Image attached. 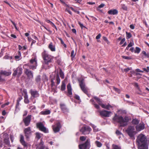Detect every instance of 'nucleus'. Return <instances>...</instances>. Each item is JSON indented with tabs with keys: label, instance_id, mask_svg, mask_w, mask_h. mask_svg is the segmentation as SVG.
<instances>
[{
	"label": "nucleus",
	"instance_id": "nucleus-1",
	"mask_svg": "<svg viewBox=\"0 0 149 149\" xmlns=\"http://www.w3.org/2000/svg\"><path fill=\"white\" fill-rule=\"evenodd\" d=\"M136 144L138 149H148L149 139L144 134L141 133L137 137Z\"/></svg>",
	"mask_w": 149,
	"mask_h": 149
},
{
	"label": "nucleus",
	"instance_id": "nucleus-2",
	"mask_svg": "<svg viewBox=\"0 0 149 149\" xmlns=\"http://www.w3.org/2000/svg\"><path fill=\"white\" fill-rule=\"evenodd\" d=\"M113 120L115 122L118 123L120 127H124L127 125V123L130 120L129 117L125 116L124 118L121 116L115 114L113 118Z\"/></svg>",
	"mask_w": 149,
	"mask_h": 149
},
{
	"label": "nucleus",
	"instance_id": "nucleus-3",
	"mask_svg": "<svg viewBox=\"0 0 149 149\" xmlns=\"http://www.w3.org/2000/svg\"><path fill=\"white\" fill-rule=\"evenodd\" d=\"M41 54L45 64L47 65L49 63L53 62L54 57L48 54L45 50H44Z\"/></svg>",
	"mask_w": 149,
	"mask_h": 149
},
{
	"label": "nucleus",
	"instance_id": "nucleus-4",
	"mask_svg": "<svg viewBox=\"0 0 149 149\" xmlns=\"http://www.w3.org/2000/svg\"><path fill=\"white\" fill-rule=\"evenodd\" d=\"M134 127L133 126H129L126 131L131 138H134V134L135 131H134Z\"/></svg>",
	"mask_w": 149,
	"mask_h": 149
},
{
	"label": "nucleus",
	"instance_id": "nucleus-5",
	"mask_svg": "<svg viewBox=\"0 0 149 149\" xmlns=\"http://www.w3.org/2000/svg\"><path fill=\"white\" fill-rule=\"evenodd\" d=\"M30 63H27L24 65V67L28 66L30 69L34 70L36 69L37 66V62L35 58H32L30 61Z\"/></svg>",
	"mask_w": 149,
	"mask_h": 149
},
{
	"label": "nucleus",
	"instance_id": "nucleus-6",
	"mask_svg": "<svg viewBox=\"0 0 149 149\" xmlns=\"http://www.w3.org/2000/svg\"><path fill=\"white\" fill-rule=\"evenodd\" d=\"M91 146L90 141L89 139H87L85 142L79 145V149H89Z\"/></svg>",
	"mask_w": 149,
	"mask_h": 149
},
{
	"label": "nucleus",
	"instance_id": "nucleus-7",
	"mask_svg": "<svg viewBox=\"0 0 149 149\" xmlns=\"http://www.w3.org/2000/svg\"><path fill=\"white\" fill-rule=\"evenodd\" d=\"M36 127L40 131L43 132L45 133H48L49 131L44 125L41 122H39L36 123Z\"/></svg>",
	"mask_w": 149,
	"mask_h": 149
},
{
	"label": "nucleus",
	"instance_id": "nucleus-8",
	"mask_svg": "<svg viewBox=\"0 0 149 149\" xmlns=\"http://www.w3.org/2000/svg\"><path fill=\"white\" fill-rule=\"evenodd\" d=\"M91 130L89 126H83L80 130V131L83 134H88L90 133Z\"/></svg>",
	"mask_w": 149,
	"mask_h": 149
},
{
	"label": "nucleus",
	"instance_id": "nucleus-9",
	"mask_svg": "<svg viewBox=\"0 0 149 149\" xmlns=\"http://www.w3.org/2000/svg\"><path fill=\"white\" fill-rule=\"evenodd\" d=\"M101 116L103 117H109L112 113L110 111H108L104 110L98 111Z\"/></svg>",
	"mask_w": 149,
	"mask_h": 149
},
{
	"label": "nucleus",
	"instance_id": "nucleus-10",
	"mask_svg": "<svg viewBox=\"0 0 149 149\" xmlns=\"http://www.w3.org/2000/svg\"><path fill=\"white\" fill-rule=\"evenodd\" d=\"M79 86L81 89L85 93L87 94L88 91L86 87L85 84L84 82V79H82L79 81Z\"/></svg>",
	"mask_w": 149,
	"mask_h": 149
},
{
	"label": "nucleus",
	"instance_id": "nucleus-11",
	"mask_svg": "<svg viewBox=\"0 0 149 149\" xmlns=\"http://www.w3.org/2000/svg\"><path fill=\"white\" fill-rule=\"evenodd\" d=\"M31 116V115H28L27 117L23 118L22 121L25 126H28L30 125Z\"/></svg>",
	"mask_w": 149,
	"mask_h": 149
},
{
	"label": "nucleus",
	"instance_id": "nucleus-12",
	"mask_svg": "<svg viewBox=\"0 0 149 149\" xmlns=\"http://www.w3.org/2000/svg\"><path fill=\"white\" fill-rule=\"evenodd\" d=\"M24 136L27 139H29L31 134V130L30 127H29L25 128L24 130Z\"/></svg>",
	"mask_w": 149,
	"mask_h": 149
},
{
	"label": "nucleus",
	"instance_id": "nucleus-13",
	"mask_svg": "<svg viewBox=\"0 0 149 149\" xmlns=\"http://www.w3.org/2000/svg\"><path fill=\"white\" fill-rule=\"evenodd\" d=\"M61 127V123L59 122L57 123L55 125L52 126L53 130L55 133L59 132Z\"/></svg>",
	"mask_w": 149,
	"mask_h": 149
},
{
	"label": "nucleus",
	"instance_id": "nucleus-14",
	"mask_svg": "<svg viewBox=\"0 0 149 149\" xmlns=\"http://www.w3.org/2000/svg\"><path fill=\"white\" fill-rule=\"evenodd\" d=\"M14 72L13 74V76H15L17 75L18 77L22 73V69L20 67H18L16 69H14Z\"/></svg>",
	"mask_w": 149,
	"mask_h": 149
},
{
	"label": "nucleus",
	"instance_id": "nucleus-15",
	"mask_svg": "<svg viewBox=\"0 0 149 149\" xmlns=\"http://www.w3.org/2000/svg\"><path fill=\"white\" fill-rule=\"evenodd\" d=\"M29 92L31 94V96L33 98H37L39 97V96L38 92L37 91L31 89L30 90Z\"/></svg>",
	"mask_w": 149,
	"mask_h": 149
},
{
	"label": "nucleus",
	"instance_id": "nucleus-16",
	"mask_svg": "<svg viewBox=\"0 0 149 149\" xmlns=\"http://www.w3.org/2000/svg\"><path fill=\"white\" fill-rule=\"evenodd\" d=\"M24 72L29 79L33 78V73L31 71L29 70L28 69L25 68L24 70Z\"/></svg>",
	"mask_w": 149,
	"mask_h": 149
},
{
	"label": "nucleus",
	"instance_id": "nucleus-17",
	"mask_svg": "<svg viewBox=\"0 0 149 149\" xmlns=\"http://www.w3.org/2000/svg\"><path fill=\"white\" fill-rule=\"evenodd\" d=\"M23 92L24 94V102L25 104H28L29 103V101L28 99V97L26 90V89L23 90Z\"/></svg>",
	"mask_w": 149,
	"mask_h": 149
},
{
	"label": "nucleus",
	"instance_id": "nucleus-18",
	"mask_svg": "<svg viewBox=\"0 0 149 149\" xmlns=\"http://www.w3.org/2000/svg\"><path fill=\"white\" fill-rule=\"evenodd\" d=\"M3 138V142L6 145H9L10 142L8 135L7 134H5L4 135Z\"/></svg>",
	"mask_w": 149,
	"mask_h": 149
},
{
	"label": "nucleus",
	"instance_id": "nucleus-19",
	"mask_svg": "<svg viewBox=\"0 0 149 149\" xmlns=\"http://www.w3.org/2000/svg\"><path fill=\"white\" fill-rule=\"evenodd\" d=\"M136 130L137 131H140L143 130L145 128V125L143 123L140 124L136 125L135 127Z\"/></svg>",
	"mask_w": 149,
	"mask_h": 149
},
{
	"label": "nucleus",
	"instance_id": "nucleus-20",
	"mask_svg": "<svg viewBox=\"0 0 149 149\" xmlns=\"http://www.w3.org/2000/svg\"><path fill=\"white\" fill-rule=\"evenodd\" d=\"M60 105L61 111L63 113H65L68 111V109L65 104H60Z\"/></svg>",
	"mask_w": 149,
	"mask_h": 149
},
{
	"label": "nucleus",
	"instance_id": "nucleus-21",
	"mask_svg": "<svg viewBox=\"0 0 149 149\" xmlns=\"http://www.w3.org/2000/svg\"><path fill=\"white\" fill-rule=\"evenodd\" d=\"M20 141L21 143L24 147L27 146V143L24 141V137L22 135H20Z\"/></svg>",
	"mask_w": 149,
	"mask_h": 149
},
{
	"label": "nucleus",
	"instance_id": "nucleus-22",
	"mask_svg": "<svg viewBox=\"0 0 149 149\" xmlns=\"http://www.w3.org/2000/svg\"><path fill=\"white\" fill-rule=\"evenodd\" d=\"M94 99L97 102L102 108L103 105H104V104H103L102 102L100 99L96 96L94 97Z\"/></svg>",
	"mask_w": 149,
	"mask_h": 149
},
{
	"label": "nucleus",
	"instance_id": "nucleus-23",
	"mask_svg": "<svg viewBox=\"0 0 149 149\" xmlns=\"http://www.w3.org/2000/svg\"><path fill=\"white\" fill-rule=\"evenodd\" d=\"M40 143L36 147V149H44L45 146L44 145L43 142L42 140L41 139Z\"/></svg>",
	"mask_w": 149,
	"mask_h": 149
},
{
	"label": "nucleus",
	"instance_id": "nucleus-24",
	"mask_svg": "<svg viewBox=\"0 0 149 149\" xmlns=\"http://www.w3.org/2000/svg\"><path fill=\"white\" fill-rule=\"evenodd\" d=\"M118 11L116 9L111 10H109L107 13L109 15H115L118 13Z\"/></svg>",
	"mask_w": 149,
	"mask_h": 149
},
{
	"label": "nucleus",
	"instance_id": "nucleus-25",
	"mask_svg": "<svg viewBox=\"0 0 149 149\" xmlns=\"http://www.w3.org/2000/svg\"><path fill=\"white\" fill-rule=\"evenodd\" d=\"M48 48L52 52H55L56 51L55 46L53 45V44L52 42H51L49 44Z\"/></svg>",
	"mask_w": 149,
	"mask_h": 149
},
{
	"label": "nucleus",
	"instance_id": "nucleus-26",
	"mask_svg": "<svg viewBox=\"0 0 149 149\" xmlns=\"http://www.w3.org/2000/svg\"><path fill=\"white\" fill-rule=\"evenodd\" d=\"M67 88L68 91V93L69 95H72V89L71 84L70 83L68 84L67 86Z\"/></svg>",
	"mask_w": 149,
	"mask_h": 149
},
{
	"label": "nucleus",
	"instance_id": "nucleus-27",
	"mask_svg": "<svg viewBox=\"0 0 149 149\" xmlns=\"http://www.w3.org/2000/svg\"><path fill=\"white\" fill-rule=\"evenodd\" d=\"M51 113V111L50 110L47 109L45 111H41L40 114L42 115H46L49 114Z\"/></svg>",
	"mask_w": 149,
	"mask_h": 149
},
{
	"label": "nucleus",
	"instance_id": "nucleus-28",
	"mask_svg": "<svg viewBox=\"0 0 149 149\" xmlns=\"http://www.w3.org/2000/svg\"><path fill=\"white\" fill-rule=\"evenodd\" d=\"M1 74L4 75L6 76H8L11 73V72H7L6 71H2L0 72Z\"/></svg>",
	"mask_w": 149,
	"mask_h": 149
},
{
	"label": "nucleus",
	"instance_id": "nucleus-29",
	"mask_svg": "<svg viewBox=\"0 0 149 149\" xmlns=\"http://www.w3.org/2000/svg\"><path fill=\"white\" fill-rule=\"evenodd\" d=\"M133 125H137L139 123V120L136 118L133 119L132 121Z\"/></svg>",
	"mask_w": 149,
	"mask_h": 149
},
{
	"label": "nucleus",
	"instance_id": "nucleus-30",
	"mask_svg": "<svg viewBox=\"0 0 149 149\" xmlns=\"http://www.w3.org/2000/svg\"><path fill=\"white\" fill-rule=\"evenodd\" d=\"M141 54L143 55L142 56L143 59L145 57H147L148 58L149 57V53L148 52L147 53L145 51H143L142 52Z\"/></svg>",
	"mask_w": 149,
	"mask_h": 149
},
{
	"label": "nucleus",
	"instance_id": "nucleus-31",
	"mask_svg": "<svg viewBox=\"0 0 149 149\" xmlns=\"http://www.w3.org/2000/svg\"><path fill=\"white\" fill-rule=\"evenodd\" d=\"M90 101L92 103V104L94 105V107L97 109H99L100 108V107L97 104H96L95 102H94V100L92 99L90 100Z\"/></svg>",
	"mask_w": 149,
	"mask_h": 149
},
{
	"label": "nucleus",
	"instance_id": "nucleus-32",
	"mask_svg": "<svg viewBox=\"0 0 149 149\" xmlns=\"http://www.w3.org/2000/svg\"><path fill=\"white\" fill-rule=\"evenodd\" d=\"M21 53L20 51H19L18 52L17 55L15 56V58L16 60H19V58L21 57Z\"/></svg>",
	"mask_w": 149,
	"mask_h": 149
},
{
	"label": "nucleus",
	"instance_id": "nucleus-33",
	"mask_svg": "<svg viewBox=\"0 0 149 149\" xmlns=\"http://www.w3.org/2000/svg\"><path fill=\"white\" fill-rule=\"evenodd\" d=\"M35 81L37 83L40 84L41 81L40 76V75L37 76L35 78Z\"/></svg>",
	"mask_w": 149,
	"mask_h": 149
},
{
	"label": "nucleus",
	"instance_id": "nucleus-34",
	"mask_svg": "<svg viewBox=\"0 0 149 149\" xmlns=\"http://www.w3.org/2000/svg\"><path fill=\"white\" fill-rule=\"evenodd\" d=\"M59 75L60 77L62 79L64 78V74L61 69L59 70Z\"/></svg>",
	"mask_w": 149,
	"mask_h": 149
},
{
	"label": "nucleus",
	"instance_id": "nucleus-35",
	"mask_svg": "<svg viewBox=\"0 0 149 149\" xmlns=\"http://www.w3.org/2000/svg\"><path fill=\"white\" fill-rule=\"evenodd\" d=\"M126 34L127 39H129L132 36V35L131 33L130 32H127L126 31Z\"/></svg>",
	"mask_w": 149,
	"mask_h": 149
},
{
	"label": "nucleus",
	"instance_id": "nucleus-36",
	"mask_svg": "<svg viewBox=\"0 0 149 149\" xmlns=\"http://www.w3.org/2000/svg\"><path fill=\"white\" fill-rule=\"evenodd\" d=\"M141 50V49L138 47H136L135 49L134 50V53L137 54H139Z\"/></svg>",
	"mask_w": 149,
	"mask_h": 149
},
{
	"label": "nucleus",
	"instance_id": "nucleus-37",
	"mask_svg": "<svg viewBox=\"0 0 149 149\" xmlns=\"http://www.w3.org/2000/svg\"><path fill=\"white\" fill-rule=\"evenodd\" d=\"M112 149H121V148L118 146L113 144L112 145Z\"/></svg>",
	"mask_w": 149,
	"mask_h": 149
},
{
	"label": "nucleus",
	"instance_id": "nucleus-38",
	"mask_svg": "<svg viewBox=\"0 0 149 149\" xmlns=\"http://www.w3.org/2000/svg\"><path fill=\"white\" fill-rule=\"evenodd\" d=\"M103 107H102V108H104V109H106L107 110H109V108H111L112 107L109 104L107 105H105L104 104V105H103Z\"/></svg>",
	"mask_w": 149,
	"mask_h": 149
},
{
	"label": "nucleus",
	"instance_id": "nucleus-39",
	"mask_svg": "<svg viewBox=\"0 0 149 149\" xmlns=\"http://www.w3.org/2000/svg\"><path fill=\"white\" fill-rule=\"evenodd\" d=\"M56 84L58 85L59 84L60 82V79L59 77L58 74L56 77Z\"/></svg>",
	"mask_w": 149,
	"mask_h": 149
},
{
	"label": "nucleus",
	"instance_id": "nucleus-40",
	"mask_svg": "<svg viewBox=\"0 0 149 149\" xmlns=\"http://www.w3.org/2000/svg\"><path fill=\"white\" fill-rule=\"evenodd\" d=\"M95 143L96 145L98 147H100L102 145V144L101 143L98 141H95Z\"/></svg>",
	"mask_w": 149,
	"mask_h": 149
},
{
	"label": "nucleus",
	"instance_id": "nucleus-41",
	"mask_svg": "<svg viewBox=\"0 0 149 149\" xmlns=\"http://www.w3.org/2000/svg\"><path fill=\"white\" fill-rule=\"evenodd\" d=\"M54 78H52L51 79V86L52 89L53 86L55 85V83L54 81Z\"/></svg>",
	"mask_w": 149,
	"mask_h": 149
},
{
	"label": "nucleus",
	"instance_id": "nucleus-42",
	"mask_svg": "<svg viewBox=\"0 0 149 149\" xmlns=\"http://www.w3.org/2000/svg\"><path fill=\"white\" fill-rule=\"evenodd\" d=\"M121 6L123 10H127V6L124 4H122L121 5Z\"/></svg>",
	"mask_w": 149,
	"mask_h": 149
},
{
	"label": "nucleus",
	"instance_id": "nucleus-43",
	"mask_svg": "<svg viewBox=\"0 0 149 149\" xmlns=\"http://www.w3.org/2000/svg\"><path fill=\"white\" fill-rule=\"evenodd\" d=\"M65 89V84L64 83H62L61 86V90L62 91H64Z\"/></svg>",
	"mask_w": 149,
	"mask_h": 149
},
{
	"label": "nucleus",
	"instance_id": "nucleus-44",
	"mask_svg": "<svg viewBox=\"0 0 149 149\" xmlns=\"http://www.w3.org/2000/svg\"><path fill=\"white\" fill-rule=\"evenodd\" d=\"M36 138L38 140L39 139L41 138L40 134L39 132H36Z\"/></svg>",
	"mask_w": 149,
	"mask_h": 149
},
{
	"label": "nucleus",
	"instance_id": "nucleus-45",
	"mask_svg": "<svg viewBox=\"0 0 149 149\" xmlns=\"http://www.w3.org/2000/svg\"><path fill=\"white\" fill-rule=\"evenodd\" d=\"M134 87L138 89V90L140 92H141V91L140 90V88L138 84L137 83H134Z\"/></svg>",
	"mask_w": 149,
	"mask_h": 149
},
{
	"label": "nucleus",
	"instance_id": "nucleus-46",
	"mask_svg": "<svg viewBox=\"0 0 149 149\" xmlns=\"http://www.w3.org/2000/svg\"><path fill=\"white\" fill-rule=\"evenodd\" d=\"M121 57L127 60H130L132 59V58L130 56H121Z\"/></svg>",
	"mask_w": 149,
	"mask_h": 149
},
{
	"label": "nucleus",
	"instance_id": "nucleus-47",
	"mask_svg": "<svg viewBox=\"0 0 149 149\" xmlns=\"http://www.w3.org/2000/svg\"><path fill=\"white\" fill-rule=\"evenodd\" d=\"M58 39L60 40L61 44L63 45L64 47L66 48L67 47V45L65 44L64 43L62 39L61 38H59Z\"/></svg>",
	"mask_w": 149,
	"mask_h": 149
},
{
	"label": "nucleus",
	"instance_id": "nucleus-48",
	"mask_svg": "<svg viewBox=\"0 0 149 149\" xmlns=\"http://www.w3.org/2000/svg\"><path fill=\"white\" fill-rule=\"evenodd\" d=\"M70 8L75 13H77V14H79L80 13V12L79 11H77L76 10L74 9L72 7H70Z\"/></svg>",
	"mask_w": 149,
	"mask_h": 149
},
{
	"label": "nucleus",
	"instance_id": "nucleus-49",
	"mask_svg": "<svg viewBox=\"0 0 149 149\" xmlns=\"http://www.w3.org/2000/svg\"><path fill=\"white\" fill-rule=\"evenodd\" d=\"M41 25H42L44 27V28L46 29L47 31H48L50 33H52V31H51L49 29H47L46 27L45 26H43L42 25L43 24V23H40Z\"/></svg>",
	"mask_w": 149,
	"mask_h": 149
},
{
	"label": "nucleus",
	"instance_id": "nucleus-50",
	"mask_svg": "<svg viewBox=\"0 0 149 149\" xmlns=\"http://www.w3.org/2000/svg\"><path fill=\"white\" fill-rule=\"evenodd\" d=\"M76 54L74 53V50H72L71 52V57L72 58H73L75 56Z\"/></svg>",
	"mask_w": 149,
	"mask_h": 149
},
{
	"label": "nucleus",
	"instance_id": "nucleus-51",
	"mask_svg": "<svg viewBox=\"0 0 149 149\" xmlns=\"http://www.w3.org/2000/svg\"><path fill=\"white\" fill-rule=\"evenodd\" d=\"M142 69L144 71H145L147 72H149V67L148 66L147 67V69L145 68H143Z\"/></svg>",
	"mask_w": 149,
	"mask_h": 149
},
{
	"label": "nucleus",
	"instance_id": "nucleus-52",
	"mask_svg": "<svg viewBox=\"0 0 149 149\" xmlns=\"http://www.w3.org/2000/svg\"><path fill=\"white\" fill-rule=\"evenodd\" d=\"M86 137L84 136H81L80 137V139L82 141H84L86 140Z\"/></svg>",
	"mask_w": 149,
	"mask_h": 149
},
{
	"label": "nucleus",
	"instance_id": "nucleus-53",
	"mask_svg": "<svg viewBox=\"0 0 149 149\" xmlns=\"http://www.w3.org/2000/svg\"><path fill=\"white\" fill-rule=\"evenodd\" d=\"M78 23L82 29H83L84 28H86V27L85 26H84L83 24H82L80 22H78Z\"/></svg>",
	"mask_w": 149,
	"mask_h": 149
},
{
	"label": "nucleus",
	"instance_id": "nucleus-54",
	"mask_svg": "<svg viewBox=\"0 0 149 149\" xmlns=\"http://www.w3.org/2000/svg\"><path fill=\"white\" fill-rule=\"evenodd\" d=\"M29 109H31L32 110L34 109H36V107L34 105L31 106L29 105Z\"/></svg>",
	"mask_w": 149,
	"mask_h": 149
},
{
	"label": "nucleus",
	"instance_id": "nucleus-55",
	"mask_svg": "<svg viewBox=\"0 0 149 149\" xmlns=\"http://www.w3.org/2000/svg\"><path fill=\"white\" fill-rule=\"evenodd\" d=\"M125 38H123L121 40V41L119 43V44L120 45H121L124 42H125Z\"/></svg>",
	"mask_w": 149,
	"mask_h": 149
},
{
	"label": "nucleus",
	"instance_id": "nucleus-56",
	"mask_svg": "<svg viewBox=\"0 0 149 149\" xmlns=\"http://www.w3.org/2000/svg\"><path fill=\"white\" fill-rule=\"evenodd\" d=\"M113 88L116 91L118 92V93H120V90L119 89L116 88L115 87H114Z\"/></svg>",
	"mask_w": 149,
	"mask_h": 149
},
{
	"label": "nucleus",
	"instance_id": "nucleus-57",
	"mask_svg": "<svg viewBox=\"0 0 149 149\" xmlns=\"http://www.w3.org/2000/svg\"><path fill=\"white\" fill-rule=\"evenodd\" d=\"M45 21L47 23H49L51 25L54 23L50 20L48 19H46Z\"/></svg>",
	"mask_w": 149,
	"mask_h": 149
},
{
	"label": "nucleus",
	"instance_id": "nucleus-58",
	"mask_svg": "<svg viewBox=\"0 0 149 149\" xmlns=\"http://www.w3.org/2000/svg\"><path fill=\"white\" fill-rule=\"evenodd\" d=\"M134 45V43L133 42L132 43L131 42H130L129 44L128 45V47H132Z\"/></svg>",
	"mask_w": 149,
	"mask_h": 149
},
{
	"label": "nucleus",
	"instance_id": "nucleus-59",
	"mask_svg": "<svg viewBox=\"0 0 149 149\" xmlns=\"http://www.w3.org/2000/svg\"><path fill=\"white\" fill-rule=\"evenodd\" d=\"M116 133L117 135H119L121 134V133L118 130L116 131Z\"/></svg>",
	"mask_w": 149,
	"mask_h": 149
},
{
	"label": "nucleus",
	"instance_id": "nucleus-60",
	"mask_svg": "<svg viewBox=\"0 0 149 149\" xmlns=\"http://www.w3.org/2000/svg\"><path fill=\"white\" fill-rule=\"evenodd\" d=\"M22 99L23 98L22 96H20L18 98L17 101L19 102L22 100Z\"/></svg>",
	"mask_w": 149,
	"mask_h": 149
},
{
	"label": "nucleus",
	"instance_id": "nucleus-61",
	"mask_svg": "<svg viewBox=\"0 0 149 149\" xmlns=\"http://www.w3.org/2000/svg\"><path fill=\"white\" fill-rule=\"evenodd\" d=\"M105 6V4L103 3H101L100 5H99L97 8H100L103 7Z\"/></svg>",
	"mask_w": 149,
	"mask_h": 149
},
{
	"label": "nucleus",
	"instance_id": "nucleus-62",
	"mask_svg": "<svg viewBox=\"0 0 149 149\" xmlns=\"http://www.w3.org/2000/svg\"><path fill=\"white\" fill-rule=\"evenodd\" d=\"M74 97V98H75L77 100H79L80 99L79 96L77 95H76Z\"/></svg>",
	"mask_w": 149,
	"mask_h": 149
},
{
	"label": "nucleus",
	"instance_id": "nucleus-63",
	"mask_svg": "<svg viewBox=\"0 0 149 149\" xmlns=\"http://www.w3.org/2000/svg\"><path fill=\"white\" fill-rule=\"evenodd\" d=\"M134 50H135V49H134V47H131L130 49V50L132 52H134Z\"/></svg>",
	"mask_w": 149,
	"mask_h": 149
},
{
	"label": "nucleus",
	"instance_id": "nucleus-64",
	"mask_svg": "<svg viewBox=\"0 0 149 149\" xmlns=\"http://www.w3.org/2000/svg\"><path fill=\"white\" fill-rule=\"evenodd\" d=\"M101 37V35L100 33L96 37V39H100Z\"/></svg>",
	"mask_w": 149,
	"mask_h": 149
}]
</instances>
